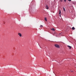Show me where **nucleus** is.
<instances>
[{"mask_svg": "<svg viewBox=\"0 0 76 76\" xmlns=\"http://www.w3.org/2000/svg\"><path fill=\"white\" fill-rule=\"evenodd\" d=\"M54 46L56 48H60V45H58V44H56L54 45Z\"/></svg>", "mask_w": 76, "mask_h": 76, "instance_id": "obj_1", "label": "nucleus"}, {"mask_svg": "<svg viewBox=\"0 0 76 76\" xmlns=\"http://www.w3.org/2000/svg\"><path fill=\"white\" fill-rule=\"evenodd\" d=\"M45 7L46 9H47V10L49 9V7H48V6L46 5Z\"/></svg>", "mask_w": 76, "mask_h": 76, "instance_id": "obj_2", "label": "nucleus"}, {"mask_svg": "<svg viewBox=\"0 0 76 76\" xmlns=\"http://www.w3.org/2000/svg\"><path fill=\"white\" fill-rule=\"evenodd\" d=\"M18 35L19 36V37H22V34H21V33H18Z\"/></svg>", "mask_w": 76, "mask_h": 76, "instance_id": "obj_3", "label": "nucleus"}, {"mask_svg": "<svg viewBox=\"0 0 76 76\" xmlns=\"http://www.w3.org/2000/svg\"><path fill=\"white\" fill-rule=\"evenodd\" d=\"M67 47L69 48V49H71V48H72V46L68 45L67 46Z\"/></svg>", "mask_w": 76, "mask_h": 76, "instance_id": "obj_4", "label": "nucleus"}, {"mask_svg": "<svg viewBox=\"0 0 76 76\" xmlns=\"http://www.w3.org/2000/svg\"><path fill=\"white\" fill-rule=\"evenodd\" d=\"M63 10L64 12H66V10H65V8L64 7L63 8Z\"/></svg>", "mask_w": 76, "mask_h": 76, "instance_id": "obj_5", "label": "nucleus"}, {"mask_svg": "<svg viewBox=\"0 0 76 76\" xmlns=\"http://www.w3.org/2000/svg\"><path fill=\"white\" fill-rule=\"evenodd\" d=\"M51 30H52V31H55V29L54 28H52L51 29Z\"/></svg>", "mask_w": 76, "mask_h": 76, "instance_id": "obj_6", "label": "nucleus"}, {"mask_svg": "<svg viewBox=\"0 0 76 76\" xmlns=\"http://www.w3.org/2000/svg\"><path fill=\"white\" fill-rule=\"evenodd\" d=\"M61 10H59V15H60L61 14Z\"/></svg>", "mask_w": 76, "mask_h": 76, "instance_id": "obj_7", "label": "nucleus"}, {"mask_svg": "<svg viewBox=\"0 0 76 76\" xmlns=\"http://www.w3.org/2000/svg\"><path fill=\"white\" fill-rule=\"evenodd\" d=\"M45 21H47V18H45Z\"/></svg>", "mask_w": 76, "mask_h": 76, "instance_id": "obj_8", "label": "nucleus"}, {"mask_svg": "<svg viewBox=\"0 0 76 76\" xmlns=\"http://www.w3.org/2000/svg\"><path fill=\"white\" fill-rule=\"evenodd\" d=\"M72 29H73V30H74V29H75V27H73L72 28Z\"/></svg>", "mask_w": 76, "mask_h": 76, "instance_id": "obj_9", "label": "nucleus"}, {"mask_svg": "<svg viewBox=\"0 0 76 76\" xmlns=\"http://www.w3.org/2000/svg\"><path fill=\"white\" fill-rule=\"evenodd\" d=\"M3 23H4V24H5V22H3Z\"/></svg>", "mask_w": 76, "mask_h": 76, "instance_id": "obj_10", "label": "nucleus"}, {"mask_svg": "<svg viewBox=\"0 0 76 76\" xmlns=\"http://www.w3.org/2000/svg\"><path fill=\"white\" fill-rule=\"evenodd\" d=\"M64 1H65V2H66V0H64Z\"/></svg>", "mask_w": 76, "mask_h": 76, "instance_id": "obj_11", "label": "nucleus"}, {"mask_svg": "<svg viewBox=\"0 0 76 76\" xmlns=\"http://www.w3.org/2000/svg\"><path fill=\"white\" fill-rule=\"evenodd\" d=\"M68 1H71V0H68Z\"/></svg>", "mask_w": 76, "mask_h": 76, "instance_id": "obj_12", "label": "nucleus"}, {"mask_svg": "<svg viewBox=\"0 0 76 76\" xmlns=\"http://www.w3.org/2000/svg\"><path fill=\"white\" fill-rule=\"evenodd\" d=\"M70 71H71V72H73V71H72V70H70Z\"/></svg>", "mask_w": 76, "mask_h": 76, "instance_id": "obj_13", "label": "nucleus"}, {"mask_svg": "<svg viewBox=\"0 0 76 76\" xmlns=\"http://www.w3.org/2000/svg\"><path fill=\"white\" fill-rule=\"evenodd\" d=\"M40 26H42V25H41Z\"/></svg>", "mask_w": 76, "mask_h": 76, "instance_id": "obj_14", "label": "nucleus"}, {"mask_svg": "<svg viewBox=\"0 0 76 76\" xmlns=\"http://www.w3.org/2000/svg\"><path fill=\"white\" fill-rule=\"evenodd\" d=\"M60 16H61V15H60Z\"/></svg>", "mask_w": 76, "mask_h": 76, "instance_id": "obj_15", "label": "nucleus"}, {"mask_svg": "<svg viewBox=\"0 0 76 76\" xmlns=\"http://www.w3.org/2000/svg\"><path fill=\"white\" fill-rule=\"evenodd\" d=\"M63 1V0H61V1Z\"/></svg>", "mask_w": 76, "mask_h": 76, "instance_id": "obj_16", "label": "nucleus"}, {"mask_svg": "<svg viewBox=\"0 0 76 76\" xmlns=\"http://www.w3.org/2000/svg\"><path fill=\"white\" fill-rule=\"evenodd\" d=\"M40 27L41 28V26H40Z\"/></svg>", "mask_w": 76, "mask_h": 76, "instance_id": "obj_17", "label": "nucleus"}]
</instances>
